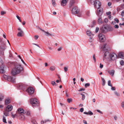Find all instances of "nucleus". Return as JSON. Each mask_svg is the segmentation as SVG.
Listing matches in <instances>:
<instances>
[{
  "label": "nucleus",
  "instance_id": "21",
  "mask_svg": "<svg viewBox=\"0 0 124 124\" xmlns=\"http://www.w3.org/2000/svg\"><path fill=\"white\" fill-rule=\"evenodd\" d=\"M114 70H111L109 71V73L112 76H113L114 74Z\"/></svg>",
  "mask_w": 124,
  "mask_h": 124
},
{
  "label": "nucleus",
  "instance_id": "35",
  "mask_svg": "<svg viewBox=\"0 0 124 124\" xmlns=\"http://www.w3.org/2000/svg\"><path fill=\"white\" fill-rule=\"evenodd\" d=\"M120 63L121 65L123 66L124 65V61L123 60H122L120 61Z\"/></svg>",
  "mask_w": 124,
  "mask_h": 124
},
{
  "label": "nucleus",
  "instance_id": "33",
  "mask_svg": "<svg viewBox=\"0 0 124 124\" xmlns=\"http://www.w3.org/2000/svg\"><path fill=\"white\" fill-rule=\"evenodd\" d=\"M4 114L6 116H9V113L7 112H4Z\"/></svg>",
  "mask_w": 124,
  "mask_h": 124
},
{
  "label": "nucleus",
  "instance_id": "34",
  "mask_svg": "<svg viewBox=\"0 0 124 124\" xmlns=\"http://www.w3.org/2000/svg\"><path fill=\"white\" fill-rule=\"evenodd\" d=\"M3 98V96L1 94H0V101H2Z\"/></svg>",
  "mask_w": 124,
  "mask_h": 124
},
{
  "label": "nucleus",
  "instance_id": "54",
  "mask_svg": "<svg viewBox=\"0 0 124 124\" xmlns=\"http://www.w3.org/2000/svg\"><path fill=\"white\" fill-rule=\"evenodd\" d=\"M85 90L84 88H82L80 89L79 90H78L79 91H84Z\"/></svg>",
  "mask_w": 124,
  "mask_h": 124
},
{
  "label": "nucleus",
  "instance_id": "45",
  "mask_svg": "<svg viewBox=\"0 0 124 124\" xmlns=\"http://www.w3.org/2000/svg\"><path fill=\"white\" fill-rule=\"evenodd\" d=\"M16 17L19 20V21L20 22H21L22 21H21V20L20 17L18 16H16Z\"/></svg>",
  "mask_w": 124,
  "mask_h": 124
},
{
  "label": "nucleus",
  "instance_id": "1",
  "mask_svg": "<svg viewBox=\"0 0 124 124\" xmlns=\"http://www.w3.org/2000/svg\"><path fill=\"white\" fill-rule=\"evenodd\" d=\"M23 69V68L21 67L20 65L16 64L15 65V67L13 69L11 72L12 74L14 76H7L4 74L3 75V77L5 79L7 80L8 81H10L13 83H15L16 80L15 76L20 73Z\"/></svg>",
  "mask_w": 124,
  "mask_h": 124
},
{
  "label": "nucleus",
  "instance_id": "2",
  "mask_svg": "<svg viewBox=\"0 0 124 124\" xmlns=\"http://www.w3.org/2000/svg\"><path fill=\"white\" fill-rule=\"evenodd\" d=\"M117 58L124 59V55H104L103 60H104L105 59L110 61L114 60Z\"/></svg>",
  "mask_w": 124,
  "mask_h": 124
},
{
  "label": "nucleus",
  "instance_id": "3",
  "mask_svg": "<svg viewBox=\"0 0 124 124\" xmlns=\"http://www.w3.org/2000/svg\"><path fill=\"white\" fill-rule=\"evenodd\" d=\"M36 99L32 98L30 100L31 103L33 107H36L39 106V104Z\"/></svg>",
  "mask_w": 124,
  "mask_h": 124
},
{
  "label": "nucleus",
  "instance_id": "5",
  "mask_svg": "<svg viewBox=\"0 0 124 124\" xmlns=\"http://www.w3.org/2000/svg\"><path fill=\"white\" fill-rule=\"evenodd\" d=\"M94 7L98 9H99L101 5V3L99 1H96L93 4Z\"/></svg>",
  "mask_w": 124,
  "mask_h": 124
},
{
  "label": "nucleus",
  "instance_id": "55",
  "mask_svg": "<svg viewBox=\"0 0 124 124\" xmlns=\"http://www.w3.org/2000/svg\"><path fill=\"white\" fill-rule=\"evenodd\" d=\"M118 54H124V52L120 51L118 53Z\"/></svg>",
  "mask_w": 124,
  "mask_h": 124
},
{
  "label": "nucleus",
  "instance_id": "57",
  "mask_svg": "<svg viewBox=\"0 0 124 124\" xmlns=\"http://www.w3.org/2000/svg\"><path fill=\"white\" fill-rule=\"evenodd\" d=\"M99 28L98 27H97L96 28V32H98L99 31Z\"/></svg>",
  "mask_w": 124,
  "mask_h": 124
},
{
  "label": "nucleus",
  "instance_id": "61",
  "mask_svg": "<svg viewBox=\"0 0 124 124\" xmlns=\"http://www.w3.org/2000/svg\"><path fill=\"white\" fill-rule=\"evenodd\" d=\"M111 13V12H106V14L107 15H109Z\"/></svg>",
  "mask_w": 124,
  "mask_h": 124
},
{
  "label": "nucleus",
  "instance_id": "36",
  "mask_svg": "<svg viewBox=\"0 0 124 124\" xmlns=\"http://www.w3.org/2000/svg\"><path fill=\"white\" fill-rule=\"evenodd\" d=\"M6 14V12L5 11H1V15H4L5 14Z\"/></svg>",
  "mask_w": 124,
  "mask_h": 124
},
{
  "label": "nucleus",
  "instance_id": "64",
  "mask_svg": "<svg viewBox=\"0 0 124 124\" xmlns=\"http://www.w3.org/2000/svg\"><path fill=\"white\" fill-rule=\"evenodd\" d=\"M112 88H111V90H115V88L114 87H112Z\"/></svg>",
  "mask_w": 124,
  "mask_h": 124
},
{
  "label": "nucleus",
  "instance_id": "24",
  "mask_svg": "<svg viewBox=\"0 0 124 124\" xmlns=\"http://www.w3.org/2000/svg\"><path fill=\"white\" fill-rule=\"evenodd\" d=\"M24 114L25 115H27L29 116L30 114V113L29 111H27L25 112H24Z\"/></svg>",
  "mask_w": 124,
  "mask_h": 124
},
{
  "label": "nucleus",
  "instance_id": "37",
  "mask_svg": "<svg viewBox=\"0 0 124 124\" xmlns=\"http://www.w3.org/2000/svg\"><path fill=\"white\" fill-rule=\"evenodd\" d=\"M115 95L117 96H120V94L118 93L117 92L115 91L114 92Z\"/></svg>",
  "mask_w": 124,
  "mask_h": 124
},
{
  "label": "nucleus",
  "instance_id": "32",
  "mask_svg": "<svg viewBox=\"0 0 124 124\" xmlns=\"http://www.w3.org/2000/svg\"><path fill=\"white\" fill-rule=\"evenodd\" d=\"M87 34L89 36H91L92 34L91 32L90 31H88L86 32Z\"/></svg>",
  "mask_w": 124,
  "mask_h": 124
},
{
  "label": "nucleus",
  "instance_id": "39",
  "mask_svg": "<svg viewBox=\"0 0 124 124\" xmlns=\"http://www.w3.org/2000/svg\"><path fill=\"white\" fill-rule=\"evenodd\" d=\"M32 123L33 124H37L35 120L33 119L32 121Z\"/></svg>",
  "mask_w": 124,
  "mask_h": 124
},
{
  "label": "nucleus",
  "instance_id": "15",
  "mask_svg": "<svg viewBox=\"0 0 124 124\" xmlns=\"http://www.w3.org/2000/svg\"><path fill=\"white\" fill-rule=\"evenodd\" d=\"M100 30L101 31L104 33H105L107 31V29L106 27H103L101 29H100Z\"/></svg>",
  "mask_w": 124,
  "mask_h": 124
},
{
  "label": "nucleus",
  "instance_id": "29",
  "mask_svg": "<svg viewBox=\"0 0 124 124\" xmlns=\"http://www.w3.org/2000/svg\"><path fill=\"white\" fill-rule=\"evenodd\" d=\"M80 94H81L82 96V100H84L85 98V95L84 94L82 93H81Z\"/></svg>",
  "mask_w": 124,
  "mask_h": 124
},
{
  "label": "nucleus",
  "instance_id": "58",
  "mask_svg": "<svg viewBox=\"0 0 124 124\" xmlns=\"http://www.w3.org/2000/svg\"><path fill=\"white\" fill-rule=\"evenodd\" d=\"M121 15L123 16H124V11H122V12L121 13Z\"/></svg>",
  "mask_w": 124,
  "mask_h": 124
},
{
  "label": "nucleus",
  "instance_id": "18",
  "mask_svg": "<svg viewBox=\"0 0 124 124\" xmlns=\"http://www.w3.org/2000/svg\"><path fill=\"white\" fill-rule=\"evenodd\" d=\"M40 30H41L42 31L45 32V33H46L48 35H46L47 36H54V35H53V34H50V33H49L48 32H45L44 30H42V29H41L40 28Z\"/></svg>",
  "mask_w": 124,
  "mask_h": 124
},
{
  "label": "nucleus",
  "instance_id": "7",
  "mask_svg": "<svg viewBox=\"0 0 124 124\" xmlns=\"http://www.w3.org/2000/svg\"><path fill=\"white\" fill-rule=\"evenodd\" d=\"M24 110L22 108L18 109L16 111L17 114L19 115L24 114Z\"/></svg>",
  "mask_w": 124,
  "mask_h": 124
},
{
  "label": "nucleus",
  "instance_id": "11",
  "mask_svg": "<svg viewBox=\"0 0 124 124\" xmlns=\"http://www.w3.org/2000/svg\"><path fill=\"white\" fill-rule=\"evenodd\" d=\"M0 67V73H4L5 72V70L6 67L3 65H1Z\"/></svg>",
  "mask_w": 124,
  "mask_h": 124
},
{
  "label": "nucleus",
  "instance_id": "56",
  "mask_svg": "<svg viewBox=\"0 0 124 124\" xmlns=\"http://www.w3.org/2000/svg\"><path fill=\"white\" fill-rule=\"evenodd\" d=\"M114 27L116 28H118L119 26L117 24H116L114 26Z\"/></svg>",
  "mask_w": 124,
  "mask_h": 124
},
{
  "label": "nucleus",
  "instance_id": "38",
  "mask_svg": "<svg viewBox=\"0 0 124 124\" xmlns=\"http://www.w3.org/2000/svg\"><path fill=\"white\" fill-rule=\"evenodd\" d=\"M90 1L91 3L93 4L97 0H90Z\"/></svg>",
  "mask_w": 124,
  "mask_h": 124
},
{
  "label": "nucleus",
  "instance_id": "53",
  "mask_svg": "<svg viewBox=\"0 0 124 124\" xmlns=\"http://www.w3.org/2000/svg\"><path fill=\"white\" fill-rule=\"evenodd\" d=\"M104 22L106 23H107L108 22V20L107 18H105L104 19Z\"/></svg>",
  "mask_w": 124,
  "mask_h": 124
},
{
  "label": "nucleus",
  "instance_id": "25",
  "mask_svg": "<svg viewBox=\"0 0 124 124\" xmlns=\"http://www.w3.org/2000/svg\"><path fill=\"white\" fill-rule=\"evenodd\" d=\"M55 69V67L54 66H51L50 68V69L51 71L54 70Z\"/></svg>",
  "mask_w": 124,
  "mask_h": 124
},
{
  "label": "nucleus",
  "instance_id": "8",
  "mask_svg": "<svg viewBox=\"0 0 124 124\" xmlns=\"http://www.w3.org/2000/svg\"><path fill=\"white\" fill-rule=\"evenodd\" d=\"M18 30L20 31L17 34V36L19 37H21L23 36L24 34V33L23 31L20 28H19Z\"/></svg>",
  "mask_w": 124,
  "mask_h": 124
},
{
  "label": "nucleus",
  "instance_id": "9",
  "mask_svg": "<svg viewBox=\"0 0 124 124\" xmlns=\"http://www.w3.org/2000/svg\"><path fill=\"white\" fill-rule=\"evenodd\" d=\"M34 89L31 87L29 88L28 89L26 90V91L28 92L30 95H31L34 92Z\"/></svg>",
  "mask_w": 124,
  "mask_h": 124
},
{
  "label": "nucleus",
  "instance_id": "52",
  "mask_svg": "<svg viewBox=\"0 0 124 124\" xmlns=\"http://www.w3.org/2000/svg\"><path fill=\"white\" fill-rule=\"evenodd\" d=\"M84 110V108H82L80 109V110L81 112H82Z\"/></svg>",
  "mask_w": 124,
  "mask_h": 124
},
{
  "label": "nucleus",
  "instance_id": "50",
  "mask_svg": "<svg viewBox=\"0 0 124 124\" xmlns=\"http://www.w3.org/2000/svg\"><path fill=\"white\" fill-rule=\"evenodd\" d=\"M93 58L94 60V62H95L96 61V57L95 56V55H94L93 56Z\"/></svg>",
  "mask_w": 124,
  "mask_h": 124
},
{
  "label": "nucleus",
  "instance_id": "42",
  "mask_svg": "<svg viewBox=\"0 0 124 124\" xmlns=\"http://www.w3.org/2000/svg\"><path fill=\"white\" fill-rule=\"evenodd\" d=\"M88 114L90 115H92L93 114V113L91 111H89L88 112Z\"/></svg>",
  "mask_w": 124,
  "mask_h": 124
},
{
  "label": "nucleus",
  "instance_id": "16",
  "mask_svg": "<svg viewBox=\"0 0 124 124\" xmlns=\"http://www.w3.org/2000/svg\"><path fill=\"white\" fill-rule=\"evenodd\" d=\"M19 116L20 119L22 120H24L25 119V116L24 114L23 115H19Z\"/></svg>",
  "mask_w": 124,
  "mask_h": 124
},
{
  "label": "nucleus",
  "instance_id": "20",
  "mask_svg": "<svg viewBox=\"0 0 124 124\" xmlns=\"http://www.w3.org/2000/svg\"><path fill=\"white\" fill-rule=\"evenodd\" d=\"M98 22L99 23V24H101L103 23V21H102L101 17H100L98 19Z\"/></svg>",
  "mask_w": 124,
  "mask_h": 124
},
{
  "label": "nucleus",
  "instance_id": "59",
  "mask_svg": "<svg viewBox=\"0 0 124 124\" xmlns=\"http://www.w3.org/2000/svg\"><path fill=\"white\" fill-rule=\"evenodd\" d=\"M100 67L101 68H103V65L102 64H101V63H100Z\"/></svg>",
  "mask_w": 124,
  "mask_h": 124
},
{
  "label": "nucleus",
  "instance_id": "17",
  "mask_svg": "<svg viewBox=\"0 0 124 124\" xmlns=\"http://www.w3.org/2000/svg\"><path fill=\"white\" fill-rule=\"evenodd\" d=\"M10 103V101L9 99H7L5 101V104L6 105H8Z\"/></svg>",
  "mask_w": 124,
  "mask_h": 124
},
{
  "label": "nucleus",
  "instance_id": "28",
  "mask_svg": "<svg viewBox=\"0 0 124 124\" xmlns=\"http://www.w3.org/2000/svg\"><path fill=\"white\" fill-rule=\"evenodd\" d=\"M4 64V62L2 60L1 58V56L0 55V65H3Z\"/></svg>",
  "mask_w": 124,
  "mask_h": 124
},
{
  "label": "nucleus",
  "instance_id": "47",
  "mask_svg": "<svg viewBox=\"0 0 124 124\" xmlns=\"http://www.w3.org/2000/svg\"><path fill=\"white\" fill-rule=\"evenodd\" d=\"M39 37L38 35H35L34 36V38L36 40Z\"/></svg>",
  "mask_w": 124,
  "mask_h": 124
},
{
  "label": "nucleus",
  "instance_id": "40",
  "mask_svg": "<svg viewBox=\"0 0 124 124\" xmlns=\"http://www.w3.org/2000/svg\"><path fill=\"white\" fill-rule=\"evenodd\" d=\"M51 83L53 86L54 85H57V84H55V82L54 81H52Z\"/></svg>",
  "mask_w": 124,
  "mask_h": 124
},
{
  "label": "nucleus",
  "instance_id": "44",
  "mask_svg": "<svg viewBox=\"0 0 124 124\" xmlns=\"http://www.w3.org/2000/svg\"><path fill=\"white\" fill-rule=\"evenodd\" d=\"M93 39L91 37H90L89 39V41L90 42H93Z\"/></svg>",
  "mask_w": 124,
  "mask_h": 124
},
{
  "label": "nucleus",
  "instance_id": "43",
  "mask_svg": "<svg viewBox=\"0 0 124 124\" xmlns=\"http://www.w3.org/2000/svg\"><path fill=\"white\" fill-rule=\"evenodd\" d=\"M90 84L89 83H86L85 84V87L86 88H87L88 86H90Z\"/></svg>",
  "mask_w": 124,
  "mask_h": 124
},
{
  "label": "nucleus",
  "instance_id": "51",
  "mask_svg": "<svg viewBox=\"0 0 124 124\" xmlns=\"http://www.w3.org/2000/svg\"><path fill=\"white\" fill-rule=\"evenodd\" d=\"M121 106L123 108H124V101H123L122 102L121 104Z\"/></svg>",
  "mask_w": 124,
  "mask_h": 124
},
{
  "label": "nucleus",
  "instance_id": "4",
  "mask_svg": "<svg viewBox=\"0 0 124 124\" xmlns=\"http://www.w3.org/2000/svg\"><path fill=\"white\" fill-rule=\"evenodd\" d=\"M6 45L5 43L2 42L1 44L0 45V54H4V51L6 48Z\"/></svg>",
  "mask_w": 124,
  "mask_h": 124
},
{
  "label": "nucleus",
  "instance_id": "41",
  "mask_svg": "<svg viewBox=\"0 0 124 124\" xmlns=\"http://www.w3.org/2000/svg\"><path fill=\"white\" fill-rule=\"evenodd\" d=\"M67 101L69 103H70L72 101V99L70 98H68L67 99Z\"/></svg>",
  "mask_w": 124,
  "mask_h": 124
},
{
  "label": "nucleus",
  "instance_id": "14",
  "mask_svg": "<svg viewBox=\"0 0 124 124\" xmlns=\"http://www.w3.org/2000/svg\"><path fill=\"white\" fill-rule=\"evenodd\" d=\"M68 1V0H62L61 2V6H66Z\"/></svg>",
  "mask_w": 124,
  "mask_h": 124
},
{
  "label": "nucleus",
  "instance_id": "22",
  "mask_svg": "<svg viewBox=\"0 0 124 124\" xmlns=\"http://www.w3.org/2000/svg\"><path fill=\"white\" fill-rule=\"evenodd\" d=\"M101 10L99 9L98 10L97 15L99 16H100L102 14V12L101 11Z\"/></svg>",
  "mask_w": 124,
  "mask_h": 124
},
{
  "label": "nucleus",
  "instance_id": "19",
  "mask_svg": "<svg viewBox=\"0 0 124 124\" xmlns=\"http://www.w3.org/2000/svg\"><path fill=\"white\" fill-rule=\"evenodd\" d=\"M75 3V0H70V7H71Z\"/></svg>",
  "mask_w": 124,
  "mask_h": 124
},
{
  "label": "nucleus",
  "instance_id": "46",
  "mask_svg": "<svg viewBox=\"0 0 124 124\" xmlns=\"http://www.w3.org/2000/svg\"><path fill=\"white\" fill-rule=\"evenodd\" d=\"M48 121V120H47L46 121H44L43 120H42L41 122V124H43L44 123H45L47 121Z\"/></svg>",
  "mask_w": 124,
  "mask_h": 124
},
{
  "label": "nucleus",
  "instance_id": "31",
  "mask_svg": "<svg viewBox=\"0 0 124 124\" xmlns=\"http://www.w3.org/2000/svg\"><path fill=\"white\" fill-rule=\"evenodd\" d=\"M68 66L65 67H64V70L65 72H66L68 71Z\"/></svg>",
  "mask_w": 124,
  "mask_h": 124
},
{
  "label": "nucleus",
  "instance_id": "12",
  "mask_svg": "<svg viewBox=\"0 0 124 124\" xmlns=\"http://www.w3.org/2000/svg\"><path fill=\"white\" fill-rule=\"evenodd\" d=\"M106 44H104L103 46L101 47V48L102 50L105 52V53L104 54H108L109 53L107 49H106Z\"/></svg>",
  "mask_w": 124,
  "mask_h": 124
},
{
  "label": "nucleus",
  "instance_id": "63",
  "mask_svg": "<svg viewBox=\"0 0 124 124\" xmlns=\"http://www.w3.org/2000/svg\"><path fill=\"white\" fill-rule=\"evenodd\" d=\"M116 23L115 22H114V21L112 22L111 23L112 24H113L114 25Z\"/></svg>",
  "mask_w": 124,
  "mask_h": 124
},
{
  "label": "nucleus",
  "instance_id": "10",
  "mask_svg": "<svg viewBox=\"0 0 124 124\" xmlns=\"http://www.w3.org/2000/svg\"><path fill=\"white\" fill-rule=\"evenodd\" d=\"M79 11L78 7H74L72 8V13L73 14H77Z\"/></svg>",
  "mask_w": 124,
  "mask_h": 124
},
{
  "label": "nucleus",
  "instance_id": "62",
  "mask_svg": "<svg viewBox=\"0 0 124 124\" xmlns=\"http://www.w3.org/2000/svg\"><path fill=\"white\" fill-rule=\"evenodd\" d=\"M83 122L84 123V124H88L87 123V121L85 120H83Z\"/></svg>",
  "mask_w": 124,
  "mask_h": 124
},
{
  "label": "nucleus",
  "instance_id": "26",
  "mask_svg": "<svg viewBox=\"0 0 124 124\" xmlns=\"http://www.w3.org/2000/svg\"><path fill=\"white\" fill-rule=\"evenodd\" d=\"M102 85L104 86L105 84V81L104 78H102Z\"/></svg>",
  "mask_w": 124,
  "mask_h": 124
},
{
  "label": "nucleus",
  "instance_id": "48",
  "mask_svg": "<svg viewBox=\"0 0 124 124\" xmlns=\"http://www.w3.org/2000/svg\"><path fill=\"white\" fill-rule=\"evenodd\" d=\"M12 117L13 118L15 117L16 116H18V115H17V113L15 115H13L12 114Z\"/></svg>",
  "mask_w": 124,
  "mask_h": 124
},
{
  "label": "nucleus",
  "instance_id": "13",
  "mask_svg": "<svg viewBox=\"0 0 124 124\" xmlns=\"http://www.w3.org/2000/svg\"><path fill=\"white\" fill-rule=\"evenodd\" d=\"M13 108V106L11 105H8L6 108V111L8 112L11 111Z\"/></svg>",
  "mask_w": 124,
  "mask_h": 124
},
{
  "label": "nucleus",
  "instance_id": "27",
  "mask_svg": "<svg viewBox=\"0 0 124 124\" xmlns=\"http://www.w3.org/2000/svg\"><path fill=\"white\" fill-rule=\"evenodd\" d=\"M3 121L4 123H7L6 117L4 116H3Z\"/></svg>",
  "mask_w": 124,
  "mask_h": 124
},
{
  "label": "nucleus",
  "instance_id": "60",
  "mask_svg": "<svg viewBox=\"0 0 124 124\" xmlns=\"http://www.w3.org/2000/svg\"><path fill=\"white\" fill-rule=\"evenodd\" d=\"M62 47H60L59 48H58L57 49V50L58 51H60L62 50Z\"/></svg>",
  "mask_w": 124,
  "mask_h": 124
},
{
  "label": "nucleus",
  "instance_id": "6",
  "mask_svg": "<svg viewBox=\"0 0 124 124\" xmlns=\"http://www.w3.org/2000/svg\"><path fill=\"white\" fill-rule=\"evenodd\" d=\"M99 37L100 41L101 42H104L105 39V38L104 35L102 34H100L99 35Z\"/></svg>",
  "mask_w": 124,
  "mask_h": 124
},
{
  "label": "nucleus",
  "instance_id": "49",
  "mask_svg": "<svg viewBox=\"0 0 124 124\" xmlns=\"http://www.w3.org/2000/svg\"><path fill=\"white\" fill-rule=\"evenodd\" d=\"M114 20L117 23H118L119 22V20L117 18H116Z\"/></svg>",
  "mask_w": 124,
  "mask_h": 124
},
{
  "label": "nucleus",
  "instance_id": "23",
  "mask_svg": "<svg viewBox=\"0 0 124 124\" xmlns=\"http://www.w3.org/2000/svg\"><path fill=\"white\" fill-rule=\"evenodd\" d=\"M52 3L54 7L56 6V4L55 0H52Z\"/></svg>",
  "mask_w": 124,
  "mask_h": 124
},
{
  "label": "nucleus",
  "instance_id": "30",
  "mask_svg": "<svg viewBox=\"0 0 124 124\" xmlns=\"http://www.w3.org/2000/svg\"><path fill=\"white\" fill-rule=\"evenodd\" d=\"M108 85L109 86H110L111 87H112V86L111 85V81L110 80H109L108 82Z\"/></svg>",
  "mask_w": 124,
  "mask_h": 124
}]
</instances>
